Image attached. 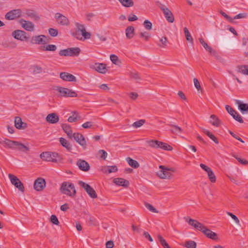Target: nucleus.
<instances>
[{"label":"nucleus","mask_w":248,"mask_h":248,"mask_svg":"<svg viewBox=\"0 0 248 248\" xmlns=\"http://www.w3.org/2000/svg\"><path fill=\"white\" fill-rule=\"evenodd\" d=\"M0 143L4 144L5 147L18 150L25 153H27L30 150L28 144L25 145L18 141L10 140L7 139L0 140Z\"/></svg>","instance_id":"f257e3e1"},{"label":"nucleus","mask_w":248,"mask_h":248,"mask_svg":"<svg viewBox=\"0 0 248 248\" xmlns=\"http://www.w3.org/2000/svg\"><path fill=\"white\" fill-rule=\"evenodd\" d=\"M77 30L75 32L73 33V35L78 40H82V38L84 39H90L91 34L87 32L84 26L78 23H76Z\"/></svg>","instance_id":"f03ea898"},{"label":"nucleus","mask_w":248,"mask_h":248,"mask_svg":"<svg viewBox=\"0 0 248 248\" xmlns=\"http://www.w3.org/2000/svg\"><path fill=\"white\" fill-rule=\"evenodd\" d=\"M111 64H106L105 63H91L90 67L102 74L106 73L110 68H113L114 65L120 66L119 63H110Z\"/></svg>","instance_id":"7ed1b4c3"},{"label":"nucleus","mask_w":248,"mask_h":248,"mask_svg":"<svg viewBox=\"0 0 248 248\" xmlns=\"http://www.w3.org/2000/svg\"><path fill=\"white\" fill-rule=\"evenodd\" d=\"M60 191L62 194L72 197H74L76 194L74 184L68 182H64L62 183Z\"/></svg>","instance_id":"20e7f679"},{"label":"nucleus","mask_w":248,"mask_h":248,"mask_svg":"<svg viewBox=\"0 0 248 248\" xmlns=\"http://www.w3.org/2000/svg\"><path fill=\"white\" fill-rule=\"evenodd\" d=\"M40 157L44 161H51L55 163L60 161L62 159L60 155L56 152H43L40 154Z\"/></svg>","instance_id":"39448f33"},{"label":"nucleus","mask_w":248,"mask_h":248,"mask_svg":"<svg viewBox=\"0 0 248 248\" xmlns=\"http://www.w3.org/2000/svg\"><path fill=\"white\" fill-rule=\"evenodd\" d=\"M55 90L60 93V96L64 97H76L78 96V94L76 92L68 88L57 86Z\"/></svg>","instance_id":"423d86ee"},{"label":"nucleus","mask_w":248,"mask_h":248,"mask_svg":"<svg viewBox=\"0 0 248 248\" xmlns=\"http://www.w3.org/2000/svg\"><path fill=\"white\" fill-rule=\"evenodd\" d=\"M80 49L79 47H70L62 49L59 51V55L61 56H77L79 55Z\"/></svg>","instance_id":"0eeeda50"},{"label":"nucleus","mask_w":248,"mask_h":248,"mask_svg":"<svg viewBox=\"0 0 248 248\" xmlns=\"http://www.w3.org/2000/svg\"><path fill=\"white\" fill-rule=\"evenodd\" d=\"M8 177L12 184L18 188L19 191L24 192L25 188L21 181L16 176L11 173L8 174Z\"/></svg>","instance_id":"6e6552de"},{"label":"nucleus","mask_w":248,"mask_h":248,"mask_svg":"<svg viewBox=\"0 0 248 248\" xmlns=\"http://www.w3.org/2000/svg\"><path fill=\"white\" fill-rule=\"evenodd\" d=\"M185 221L188 223V224L192 226L195 229L201 231L204 228V225L203 224L199 222L197 220H195L190 218L189 217H185Z\"/></svg>","instance_id":"1a4fd4ad"},{"label":"nucleus","mask_w":248,"mask_h":248,"mask_svg":"<svg viewBox=\"0 0 248 248\" xmlns=\"http://www.w3.org/2000/svg\"><path fill=\"white\" fill-rule=\"evenodd\" d=\"M54 17L56 22L60 25L67 26L69 25V20L68 18L61 13H56Z\"/></svg>","instance_id":"9d476101"},{"label":"nucleus","mask_w":248,"mask_h":248,"mask_svg":"<svg viewBox=\"0 0 248 248\" xmlns=\"http://www.w3.org/2000/svg\"><path fill=\"white\" fill-rule=\"evenodd\" d=\"M79 185L83 188L89 195L92 198H96L97 197L95 191L89 185L83 181H79Z\"/></svg>","instance_id":"9b49d317"},{"label":"nucleus","mask_w":248,"mask_h":248,"mask_svg":"<svg viewBox=\"0 0 248 248\" xmlns=\"http://www.w3.org/2000/svg\"><path fill=\"white\" fill-rule=\"evenodd\" d=\"M12 36L16 39L22 41H27L29 39V36H27V33L22 30H16L12 32Z\"/></svg>","instance_id":"f8f14e48"},{"label":"nucleus","mask_w":248,"mask_h":248,"mask_svg":"<svg viewBox=\"0 0 248 248\" xmlns=\"http://www.w3.org/2000/svg\"><path fill=\"white\" fill-rule=\"evenodd\" d=\"M72 138L80 145L84 149L86 148L87 143L83 136L79 133H74L72 134Z\"/></svg>","instance_id":"ddd939ff"},{"label":"nucleus","mask_w":248,"mask_h":248,"mask_svg":"<svg viewBox=\"0 0 248 248\" xmlns=\"http://www.w3.org/2000/svg\"><path fill=\"white\" fill-rule=\"evenodd\" d=\"M225 108L228 112L232 116V117L237 121L240 123H243L244 121L241 116L232 108L229 105H226Z\"/></svg>","instance_id":"4468645a"},{"label":"nucleus","mask_w":248,"mask_h":248,"mask_svg":"<svg viewBox=\"0 0 248 248\" xmlns=\"http://www.w3.org/2000/svg\"><path fill=\"white\" fill-rule=\"evenodd\" d=\"M33 187L36 191H42L46 187L45 180L41 177L38 178L34 181Z\"/></svg>","instance_id":"2eb2a0df"},{"label":"nucleus","mask_w":248,"mask_h":248,"mask_svg":"<svg viewBox=\"0 0 248 248\" xmlns=\"http://www.w3.org/2000/svg\"><path fill=\"white\" fill-rule=\"evenodd\" d=\"M21 10L20 9H15L10 11L5 15V18L7 20H13L20 16Z\"/></svg>","instance_id":"dca6fc26"},{"label":"nucleus","mask_w":248,"mask_h":248,"mask_svg":"<svg viewBox=\"0 0 248 248\" xmlns=\"http://www.w3.org/2000/svg\"><path fill=\"white\" fill-rule=\"evenodd\" d=\"M19 22L21 27L25 30L29 31H34V25L31 21L25 20L24 19H20Z\"/></svg>","instance_id":"f3484780"},{"label":"nucleus","mask_w":248,"mask_h":248,"mask_svg":"<svg viewBox=\"0 0 248 248\" xmlns=\"http://www.w3.org/2000/svg\"><path fill=\"white\" fill-rule=\"evenodd\" d=\"M159 167L160 169H161V170L157 172V175L160 178L162 179H166L169 178L170 176V169H167L163 166H160Z\"/></svg>","instance_id":"a211bd4d"},{"label":"nucleus","mask_w":248,"mask_h":248,"mask_svg":"<svg viewBox=\"0 0 248 248\" xmlns=\"http://www.w3.org/2000/svg\"><path fill=\"white\" fill-rule=\"evenodd\" d=\"M201 232L208 238L214 240H216L218 239L217 234L208 229L205 225H204V228Z\"/></svg>","instance_id":"6ab92c4d"},{"label":"nucleus","mask_w":248,"mask_h":248,"mask_svg":"<svg viewBox=\"0 0 248 248\" xmlns=\"http://www.w3.org/2000/svg\"><path fill=\"white\" fill-rule=\"evenodd\" d=\"M76 165L78 166L79 170L83 171H88L90 169L89 163L85 160L81 159L78 160Z\"/></svg>","instance_id":"aec40b11"},{"label":"nucleus","mask_w":248,"mask_h":248,"mask_svg":"<svg viewBox=\"0 0 248 248\" xmlns=\"http://www.w3.org/2000/svg\"><path fill=\"white\" fill-rule=\"evenodd\" d=\"M60 77L64 81H76V77L74 75L67 72L61 73Z\"/></svg>","instance_id":"412c9836"},{"label":"nucleus","mask_w":248,"mask_h":248,"mask_svg":"<svg viewBox=\"0 0 248 248\" xmlns=\"http://www.w3.org/2000/svg\"><path fill=\"white\" fill-rule=\"evenodd\" d=\"M15 126L18 129H24L27 125V124L23 123L20 117L16 116L15 118Z\"/></svg>","instance_id":"4be33fe9"},{"label":"nucleus","mask_w":248,"mask_h":248,"mask_svg":"<svg viewBox=\"0 0 248 248\" xmlns=\"http://www.w3.org/2000/svg\"><path fill=\"white\" fill-rule=\"evenodd\" d=\"M45 37V36L44 35L33 36L31 40V43L32 44H44L46 42L43 38Z\"/></svg>","instance_id":"5701e85b"},{"label":"nucleus","mask_w":248,"mask_h":248,"mask_svg":"<svg viewBox=\"0 0 248 248\" xmlns=\"http://www.w3.org/2000/svg\"><path fill=\"white\" fill-rule=\"evenodd\" d=\"M59 120L58 115L55 113H50L46 117V121L50 124H56Z\"/></svg>","instance_id":"b1692460"},{"label":"nucleus","mask_w":248,"mask_h":248,"mask_svg":"<svg viewBox=\"0 0 248 248\" xmlns=\"http://www.w3.org/2000/svg\"><path fill=\"white\" fill-rule=\"evenodd\" d=\"M25 15L31 19L37 21L40 19V17L37 14V13L34 10L28 9L25 12Z\"/></svg>","instance_id":"393cba45"},{"label":"nucleus","mask_w":248,"mask_h":248,"mask_svg":"<svg viewBox=\"0 0 248 248\" xmlns=\"http://www.w3.org/2000/svg\"><path fill=\"white\" fill-rule=\"evenodd\" d=\"M113 182L116 185L126 187L128 186L129 185V183L128 180L121 178H116L114 179Z\"/></svg>","instance_id":"a878e982"},{"label":"nucleus","mask_w":248,"mask_h":248,"mask_svg":"<svg viewBox=\"0 0 248 248\" xmlns=\"http://www.w3.org/2000/svg\"><path fill=\"white\" fill-rule=\"evenodd\" d=\"M235 103L238 105L239 110L244 113L245 112L248 113V104L242 103L240 100H235Z\"/></svg>","instance_id":"bb28decb"},{"label":"nucleus","mask_w":248,"mask_h":248,"mask_svg":"<svg viewBox=\"0 0 248 248\" xmlns=\"http://www.w3.org/2000/svg\"><path fill=\"white\" fill-rule=\"evenodd\" d=\"M236 71L238 73L248 76V65L243 64L238 65L237 67Z\"/></svg>","instance_id":"cd10ccee"},{"label":"nucleus","mask_w":248,"mask_h":248,"mask_svg":"<svg viewBox=\"0 0 248 248\" xmlns=\"http://www.w3.org/2000/svg\"><path fill=\"white\" fill-rule=\"evenodd\" d=\"M62 128L63 131L66 133L68 137L71 139H72V130L69 125L67 124H62Z\"/></svg>","instance_id":"c85d7f7f"},{"label":"nucleus","mask_w":248,"mask_h":248,"mask_svg":"<svg viewBox=\"0 0 248 248\" xmlns=\"http://www.w3.org/2000/svg\"><path fill=\"white\" fill-rule=\"evenodd\" d=\"M126 37L130 39L133 37L135 34V29L133 26H128L125 29Z\"/></svg>","instance_id":"c756f323"},{"label":"nucleus","mask_w":248,"mask_h":248,"mask_svg":"<svg viewBox=\"0 0 248 248\" xmlns=\"http://www.w3.org/2000/svg\"><path fill=\"white\" fill-rule=\"evenodd\" d=\"M210 123L214 126L218 127L221 124V121L216 115L212 114L210 116Z\"/></svg>","instance_id":"7c9ffc66"},{"label":"nucleus","mask_w":248,"mask_h":248,"mask_svg":"<svg viewBox=\"0 0 248 248\" xmlns=\"http://www.w3.org/2000/svg\"><path fill=\"white\" fill-rule=\"evenodd\" d=\"M182 246L186 248H196L197 243L193 240H186L182 244Z\"/></svg>","instance_id":"2f4dec72"},{"label":"nucleus","mask_w":248,"mask_h":248,"mask_svg":"<svg viewBox=\"0 0 248 248\" xmlns=\"http://www.w3.org/2000/svg\"><path fill=\"white\" fill-rule=\"evenodd\" d=\"M59 141L61 145L65 148L68 151H70L72 150V147L69 142L63 138H60Z\"/></svg>","instance_id":"473e14b6"},{"label":"nucleus","mask_w":248,"mask_h":248,"mask_svg":"<svg viewBox=\"0 0 248 248\" xmlns=\"http://www.w3.org/2000/svg\"><path fill=\"white\" fill-rule=\"evenodd\" d=\"M130 78L136 81L137 82H140L141 80V78L139 73L136 71L130 72L129 73Z\"/></svg>","instance_id":"72a5a7b5"},{"label":"nucleus","mask_w":248,"mask_h":248,"mask_svg":"<svg viewBox=\"0 0 248 248\" xmlns=\"http://www.w3.org/2000/svg\"><path fill=\"white\" fill-rule=\"evenodd\" d=\"M182 131L183 130L180 127L175 124H171V133L176 135H179L182 133Z\"/></svg>","instance_id":"f704fd0d"},{"label":"nucleus","mask_w":248,"mask_h":248,"mask_svg":"<svg viewBox=\"0 0 248 248\" xmlns=\"http://www.w3.org/2000/svg\"><path fill=\"white\" fill-rule=\"evenodd\" d=\"M147 143L149 146L155 148H158L159 145L162 144V142L155 140H150L147 141Z\"/></svg>","instance_id":"c9c22d12"},{"label":"nucleus","mask_w":248,"mask_h":248,"mask_svg":"<svg viewBox=\"0 0 248 248\" xmlns=\"http://www.w3.org/2000/svg\"><path fill=\"white\" fill-rule=\"evenodd\" d=\"M122 5L125 7H130L134 6V2L132 0H118Z\"/></svg>","instance_id":"e433bc0d"},{"label":"nucleus","mask_w":248,"mask_h":248,"mask_svg":"<svg viewBox=\"0 0 248 248\" xmlns=\"http://www.w3.org/2000/svg\"><path fill=\"white\" fill-rule=\"evenodd\" d=\"M199 41L207 51L209 52L210 53L215 52V51L212 49L211 47L209 46L202 38H200Z\"/></svg>","instance_id":"4c0bfd02"},{"label":"nucleus","mask_w":248,"mask_h":248,"mask_svg":"<svg viewBox=\"0 0 248 248\" xmlns=\"http://www.w3.org/2000/svg\"><path fill=\"white\" fill-rule=\"evenodd\" d=\"M126 160L128 164L134 168H138L139 167V163L135 160H134L130 157H127Z\"/></svg>","instance_id":"58836bf2"},{"label":"nucleus","mask_w":248,"mask_h":248,"mask_svg":"<svg viewBox=\"0 0 248 248\" xmlns=\"http://www.w3.org/2000/svg\"><path fill=\"white\" fill-rule=\"evenodd\" d=\"M184 31L186 36V39L187 41L189 42L190 43H193V39L192 37L191 36L190 33L186 27H185L184 28Z\"/></svg>","instance_id":"ea45409f"},{"label":"nucleus","mask_w":248,"mask_h":248,"mask_svg":"<svg viewBox=\"0 0 248 248\" xmlns=\"http://www.w3.org/2000/svg\"><path fill=\"white\" fill-rule=\"evenodd\" d=\"M139 34L140 37L145 41H148L151 37L150 34L147 31L140 32Z\"/></svg>","instance_id":"a19ab883"},{"label":"nucleus","mask_w":248,"mask_h":248,"mask_svg":"<svg viewBox=\"0 0 248 248\" xmlns=\"http://www.w3.org/2000/svg\"><path fill=\"white\" fill-rule=\"evenodd\" d=\"M72 115L70 116L68 119V121L70 123H73L76 122L79 117L78 116V114L77 112L74 111L72 112Z\"/></svg>","instance_id":"79ce46f5"},{"label":"nucleus","mask_w":248,"mask_h":248,"mask_svg":"<svg viewBox=\"0 0 248 248\" xmlns=\"http://www.w3.org/2000/svg\"><path fill=\"white\" fill-rule=\"evenodd\" d=\"M204 133L208 136L212 140H213L216 143L218 144V141L217 138L210 132L207 130H204Z\"/></svg>","instance_id":"37998d69"},{"label":"nucleus","mask_w":248,"mask_h":248,"mask_svg":"<svg viewBox=\"0 0 248 248\" xmlns=\"http://www.w3.org/2000/svg\"><path fill=\"white\" fill-rule=\"evenodd\" d=\"M158 240L164 248H170L169 244L167 243L166 240L163 238V237L160 235L158 236Z\"/></svg>","instance_id":"c03bdc74"},{"label":"nucleus","mask_w":248,"mask_h":248,"mask_svg":"<svg viewBox=\"0 0 248 248\" xmlns=\"http://www.w3.org/2000/svg\"><path fill=\"white\" fill-rule=\"evenodd\" d=\"M162 10L166 17L167 20L169 22H170V16L169 14L170 10L168 8L161 7Z\"/></svg>","instance_id":"a18cd8bd"},{"label":"nucleus","mask_w":248,"mask_h":248,"mask_svg":"<svg viewBox=\"0 0 248 248\" xmlns=\"http://www.w3.org/2000/svg\"><path fill=\"white\" fill-rule=\"evenodd\" d=\"M44 50L54 51L56 50L57 47L54 45H48L46 46H44Z\"/></svg>","instance_id":"49530a36"},{"label":"nucleus","mask_w":248,"mask_h":248,"mask_svg":"<svg viewBox=\"0 0 248 248\" xmlns=\"http://www.w3.org/2000/svg\"><path fill=\"white\" fill-rule=\"evenodd\" d=\"M207 174L210 181L212 183H215L216 181V177L212 170Z\"/></svg>","instance_id":"de8ad7c7"},{"label":"nucleus","mask_w":248,"mask_h":248,"mask_svg":"<svg viewBox=\"0 0 248 248\" xmlns=\"http://www.w3.org/2000/svg\"><path fill=\"white\" fill-rule=\"evenodd\" d=\"M145 123V120H140L138 121L134 122L132 125L135 128H139L142 126Z\"/></svg>","instance_id":"09e8293b"},{"label":"nucleus","mask_w":248,"mask_h":248,"mask_svg":"<svg viewBox=\"0 0 248 248\" xmlns=\"http://www.w3.org/2000/svg\"><path fill=\"white\" fill-rule=\"evenodd\" d=\"M143 25L145 28L147 30H151L152 28V23L148 20H145L143 22Z\"/></svg>","instance_id":"8fccbe9b"},{"label":"nucleus","mask_w":248,"mask_h":248,"mask_svg":"<svg viewBox=\"0 0 248 248\" xmlns=\"http://www.w3.org/2000/svg\"><path fill=\"white\" fill-rule=\"evenodd\" d=\"M48 33L51 36L55 37L58 35V31L57 29L49 28L48 29Z\"/></svg>","instance_id":"3c124183"},{"label":"nucleus","mask_w":248,"mask_h":248,"mask_svg":"<svg viewBox=\"0 0 248 248\" xmlns=\"http://www.w3.org/2000/svg\"><path fill=\"white\" fill-rule=\"evenodd\" d=\"M98 154L100 155V157L104 160L106 159L108 155L107 153L103 150H99Z\"/></svg>","instance_id":"603ef678"},{"label":"nucleus","mask_w":248,"mask_h":248,"mask_svg":"<svg viewBox=\"0 0 248 248\" xmlns=\"http://www.w3.org/2000/svg\"><path fill=\"white\" fill-rule=\"evenodd\" d=\"M50 221L53 224L55 225H58L59 224V221L58 219V218L54 215H52L50 217Z\"/></svg>","instance_id":"864d4df0"},{"label":"nucleus","mask_w":248,"mask_h":248,"mask_svg":"<svg viewBox=\"0 0 248 248\" xmlns=\"http://www.w3.org/2000/svg\"><path fill=\"white\" fill-rule=\"evenodd\" d=\"M220 14L223 16L227 20H228L230 22H233V19L227 14H226L225 12L222 11V10L220 11Z\"/></svg>","instance_id":"5fc2aeb1"},{"label":"nucleus","mask_w":248,"mask_h":248,"mask_svg":"<svg viewBox=\"0 0 248 248\" xmlns=\"http://www.w3.org/2000/svg\"><path fill=\"white\" fill-rule=\"evenodd\" d=\"M145 207L149 210L150 211L153 212V213H156L157 212L156 209L153 207L151 204L148 203H145Z\"/></svg>","instance_id":"6e6d98bb"},{"label":"nucleus","mask_w":248,"mask_h":248,"mask_svg":"<svg viewBox=\"0 0 248 248\" xmlns=\"http://www.w3.org/2000/svg\"><path fill=\"white\" fill-rule=\"evenodd\" d=\"M106 169L108 170V173L115 172L118 170V169L116 166H108V168H107Z\"/></svg>","instance_id":"4d7b16f0"},{"label":"nucleus","mask_w":248,"mask_h":248,"mask_svg":"<svg viewBox=\"0 0 248 248\" xmlns=\"http://www.w3.org/2000/svg\"><path fill=\"white\" fill-rule=\"evenodd\" d=\"M227 214L230 216L235 222V223L237 224H239L240 223L239 220L238 218L234 215H233L232 213L231 212H227Z\"/></svg>","instance_id":"13d9d810"},{"label":"nucleus","mask_w":248,"mask_h":248,"mask_svg":"<svg viewBox=\"0 0 248 248\" xmlns=\"http://www.w3.org/2000/svg\"><path fill=\"white\" fill-rule=\"evenodd\" d=\"M162 145L160 144L159 148L164 149L165 150H170V146L169 145H168L167 144L164 143L162 142Z\"/></svg>","instance_id":"bf43d9fd"},{"label":"nucleus","mask_w":248,"mask_h":248,"mask_svg":"<svg viewBox=\"0 0 248 248\" xmlns=\"http://www.w3.org/2000/svg\"><path fill=\"white\" fill-rule=\"evenodd\" d=\"M138 19V17L133 14H131L128 17L129 21L132 22L137 20Z\"/></svg>","instance_id":"052dcab7"},{"label":"nucleus","mask_w":248,"mask_h":248,"mask_svg":"<svg viewBox=\"0 0 248 248\" xmlns=\"http://www.w3.org/2000/svg\"><path fill=\"white\" fill-rule=\"evenodd\" d=\"M93 123L91 122H87L82 124V126L85 129L90 128L93 126Z\"/></svg>","instance_id":"680f3d73"},{"label":"nucleus","mask_w":248,"mask_h":248,"mask_svg":"<svg viewBox=\"0 0 248 248\" xmlns=\"http://www.w3.org/2000/svg\"><path fill=\"white\" fill-rule=\"evenodd\" d=\"M167 38L166 37H163L160 39V42L161 43L160 44H159V46L162 47H164L166 46V43H167Z\"/></svg>","instance_id":"e2e57ef3"},{"label":"nucleus","mask_w":248,"mask_h":248,"mask_svg":"<svg viewBox=\"0 0 248 248\" xmlns=\"http://www.w3.org/2000/svg\"><path fill=\"white\" fill-rule=\"evenodd\" d=\"M234 157L237 160V161L240 162L241 164L243 165H247L248 164V161L244 159H242L240 157H236L234 156Z\"/></svg>","instance_id":"0e129e2a"},{"label":"nucleus","mask_w":248,"mask_h":248,"mask_svg":"<svg viewBox=\"0 0 248 248\" xmlns=\"http://www.w3.org/2000/svg\"><path fill=\"white\" fill-rule=\"evenodd\" d=\"M194 85H195V87L196 88V89L198 91H199L201 89V87L200 82H199L197 78H194Z\"/></svg>","instance_id":"69168bd1"},{"label":"nucleus","mask_w":248,"mask_h":248,"mask_svg":"<svg viewBox=\"0 0 248 248\" xmlns=\"http://www.w3.org/2000/svg\"><path fill=\"white\" fill-rule=\"evenodd\" d=\"M200 167L207 173H208L211 170V169L210 168L202 163L200 164Z\"/></svg>","instance_id":"338daca9"},{"label":"nucleus","mask_w":248,"mask_h":248,"mask_svg":"<svg viewBox=\"0 0 248 248\" xmlns=\"http://www.w3.org/2000/svg\"><path fill=\"white\" fill-rule=\"evenodd\" d=\"M106 247L107 248H112L114 247L113 241L110 240L106 242Z\"/></svg>","instance_id":"774afa93"}]
</instances>
